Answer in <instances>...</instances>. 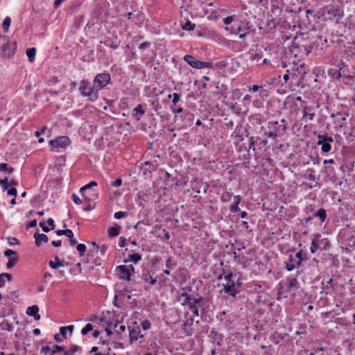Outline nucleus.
I'll use <instances>...</instances> for the list:
<instances>
[{
  "instance_id": "nucleus-1",
  "label": "nucleus",
  "mask_w": 355,
  "mask_h": 355,
  "mask_svg": "<svg viewBox=\"0 0 355 355\" xmlns=\"http://www.w3.org/2000/svg\"><path fill=\"white\" fill-rule=\"evenodd\" d=\"M268 132L266 135L275 140L277 137L284 136L287 130V121L282 119L279 122L276 121H270L268 123Z\"/></svg>"
},
{
  "instance_id": "nucleus-2",
  "label": "nucleus",
  "mask_w": 355,
  "mask_h": 355,
  "mask_svg": "<svg viewBox=\"0 0 355 355\" xmlns=\"http://www.w3.org/2000/svg\"><path fill=\"white\" fill-rule=\"evenodd\" d=\"M78 91L81 96L87 97L92 102L98 98V92L95 86L87 80H82L79 83Z\"/></svg>"
},
{
  "instance_id": "nucleus-3",
  "label": "nucleus",
  "mask_w": 355,
  "mask_h": 355,
  "mask_svg": "<svg viewBox=\"0 0 355 355\" xmlns=\"http://www.w3.org/2000/svg\"><path fill=\"white\" fill-rule=\"evenodd\" d=\"M17 44L15 42H11L8 36H0V50L1 55L3 57L10 58L15 54Z\"/></svg>"
},
{
  "instance_id": "nucleus-4",
  "label": "nucleus",
  "mask_w": 355,
  "mask_h": 355,
  "mask_svg": "<svg viewBox=\"0 0 355 355\" xmlns=\"http://www.w3.org/2000/svg\"><path fill=\"white\" fill-rule=\"evenodd\" d=\"M182 297L184 298L182 304L188 306L195 316H199V308L202 306V297L196 298L187 293H182Z\"/></svg>"
},
{
  "instance_id": "nucleus-5",
  "label": "nucleus",
  "mask_w": 355,
  "mask_h": 355,
  "mask_svg": "<svg viewBox=\"0 0 355 355\" xmlns=\"http://www.w3.org/2000/svg\"><path fill=\"white\" fill-rule=\"evenodd\" d=\"M226 31H230L232 34L239 35L240 39L245 38L250 34V26L247 21H241L237 25H234L231 28L225 27Z\"/></svg>"
},
{
  "instance_id": "nucleus-6",
  "label": "nucleus",
  "mask_w": 355,
  "mask_h": 355,
  "mask_svg": "<svg viewBox=\"0 0 355 355\" xmlns=\"http://www.w3.org/2000/svg\"><path fill=\"white\" fill-rule=\"evenodd\" d=\"M183 60L187 62L191 67L200 69H212L214 65L211 62H202L197 60L191 55H185Z\"/></svg>"
},
{
  "instance_id": "nucleus-7",
  "label": "nucleus",
  "mask_w": 355,
  "mask_h": 355,
  "mask_svg": "<svg viewBox=\"0 0 355 355\" xmlns=\"http://www.w3.org/2000/svg\"><path fill=\"white\" fill-rule=\"evenodd\" d=\"M280 288L278 290V294H282L284 291L287 293H295L299 287V282L295 277L288 278L284 284H279Z\"/></svg>"
},
{
  "instance_id": "nucleus-8",
  "label": "nucleus",
  "mask_w": 355,
  "mask_h": 355,
  "mask_svg": "<svg viewBox=\"0 0 355 355\" xmlns=\"http://www.w3.org/2000/svg\"><path fill=\"white\" fill-rule=\"evenodd\" d=\"M111 83V76L109 73H100L94 77L93 85L98 92L103 89Z\"/></svg>"
},
{
  "instance_id": "nucleus-9",
  "label": "nucleus",
  "mask_w": 355,
  "mask_h": 355,
  "mask_svg": "<svg viewBox=\"0 0 355 355\" xmlns=\"http://www.w3.org/2000/svg\"><path fill=\"white\" fill-rule=\"evenodd\" d=\"M317 144L321 146V151L323 153H328L331 150V144L334 142V139L327 135H320L317 136Z\"/></svg>"
},
{
  "instance_id": "nucleus-10",
  "label": "nucleus",
  "mask_w": 355,
  "mask_h": 355,
  "mask_svg": "<svg viewBox=\"0 0 355 355\" xmlns=\"http://www.w3.org/2000/svg\"><path fill=\"white\" fill-rule=\"evenodd\" d=\"M291 52L294 55L295 57L302 58L307 56L311 51V47L309 45H300L294 43L290 48Z\"/></svg>"
},
{
  "instance_id": "nucleus-11",
  "label": "nucleus",
  "mask_w": 355,
  "mask_h": 355,
  "mask_svg": "<svg viewBox=\"0 0 355 355\" xmlns=\"http://www.w3.org/2000/svg\"><path fill=\"white\" fill-rule=\"evenodd\" d=\"M70 143V140L68 137L62 136L57 137L56 139L50 140L49 144L53 148H55L57 152H60L61 149L65 148Z\"/></svg>"
},
{
  "instance_id": "nucleus-12",
  "label": "nucleus",
  "mask_w": 355,
  "mask_h": 355,
  "mask_svg": "<svg viewBox=\"0 0 355 355\" xmlns=\"http://www.w3.org/2000/svg\"><path fill=\"white\" fill-rule=\"evenodd\" d=\"M285 268L287 271H293L295 269H298L301 265L300 263L295 259L293 254H291L288 255V257L286 261H284Z\"/></svg>"
},
{
  "instance_id": "nucleus-13",
  "label": "nucleus",
  "mask_w": 355,
  "mask_h": 355,
  "mask_svg": "<svg viewBox=\"0 0 355 355\" xmlns=\"http://www.w3.org/2000/svg\"><path fill=\"white\" fill-rule=\"evenodd\" d=\"M116 270L119 273V277L126 281L130 280V270L127 266L121 265L116 267Z\"/></svg>"
},
{
  "instance_id": "nucleus-14",
  "label": "nucleus",
  "mask_w": 355,
  "mask_h": 355,
  "mask_svg": "<svg viewBox=\"0 0 355 355\" xmlns=\"http://www.w3.org/2000/svg\"><path fill=\"white\" fill-rule=\"evenodd\" d=\"M327 40L323 39L322 37H318L312 43L310 44L311 51L315 50H322L327 47Z\"/></svg>"
},
{
  "instance_id": "nucleus-15",
  "label": "nucleus",
  "mask_w": 355,
  "mask_h": 355,
  "mask_svg": "<svg viewBox=\"0 0 355 355\" xmlns=\"http://www.w3.org/2000/svg\"><path fill=\"white\" fill-rule=\"evenodd\" d=\"M145 105L139 104L132 110V116L135 118L137 121L141 119V117L145 114L146 110L144 108Z\"/></svg>"
},
{
  "instance_id": "nucleus-16",
  "label": "nucleus",
  "mask_w": 355,
  "mask_h": 355,
  "mask_svg": "<svg viewBox=\"0 0 355 355\" xmlns=\"http://www.w3.org/2000/svg\"><path fill=\"white\" fill-rule=\"evenodd\" d=\"M322 291H321V293H324L326 295H332L334 284L331 278L328 279L326 282L322 281Z\"/></svg>"
},
{
  "instance_id": "nucleus-17",
  "label": "nucleus",
  "mask_w": 355,
  "mask_h": 355,
  "mask_svg": "<svg viewBox=\"0 0 355 355\" xmlns=\"http://www.w3.org/2000/svg\"><path fill=\"white\" fill-rule=\"evenodd\" d=\"M223 286L225 293L232 297H235L238 293L236 291V287L232 282L223 284Z\"/></svg>"
},
{
  "instance_id": "nucleus-18",
  "label": "nucleus",
  "mask_w": 355,
  "mask_h": 355,
  "mask_svg": "<svg viewBox=\"0 0 355 355\" xmlns=\"http://www.w3.org/2000/svg\"><path fill=\"white\" fill-rule=\"evenodd\" d=\"M33 236H34V238H35V245L37 247L40 246L42 241H43L44 243H47L48 241H49L48 236L46 234H40L39 232V230H37L34 233Z\"/></svg>"
},
{
  "instance_id": "nucleus-19",
  "label": "nucleus",
  "mask_w": 355,
  "mask_h": 355,
  "mask_svg": "<svg viewBox=\"0 0 355 355\" xmlns=\"http://www.w3.org/2000/svg\"><path fill=\"white\" fill-rule=\"evenodd\" d=\"M38 312L39 307L37 305L29 306L26 310L27 315L33 316L35 320H39L40 319V315Z\"/></svg>"
},
{
  "instance_id": "nucleus-20",
  "label": "nucleus",
  "mask_w": 355,
  "mask_h": 355,
  "mask_svg": "<svg viewBox=\"0 0 355 355\" xmlns=\"http://www.w3.org/2000/svg\"><path fill=\"white\" fill-rule=\"evenodd\" d=\"M303 118L313 121L315 117L313 108L311 106H305L303 109Z\"/></svg>"
},
{
  "instance_id": "nucleus-21",
  "label": "nucleus",
  "mask_w": 355,
  "mask_h": 355,
  "mask_svg": "<svg viewBox=\"0 0 355 355\" xmlns=\"http://www.w3.org/2000/svg\"><path fill=\"white\" fill-rule=\"evenodd\" d=\"M129 336L131 343L137 341L139 338H143V335L141 334V331L138 327L130 330Z\"/></svg>"
},
{
  "instance_id": "nucleus-22",
  "label": "nucleus",
  "mask_w": 355,
  "mask_h": 355,
  "mask_svg": "<svg viewBox=\"0 0 355 355\" xmlns=\"http://www.w3.org/2000/svg\"><path fill=\"white\" fill-rule=\"evenodd\" d=\"M248 55L249 56V60L251 62H258L262 58V55L260 53L254 52L253 51H250Z\"/></svg>"
},
{
  "instance_id": "nucleus-23",
  "label": "nucleus",
  "mask_w": 355,
  "mask_h": 355,
  "mask_svg": "<svg viewBox=\"0 0 355 355\" xmlns=\"http://www.w3.org/2000/svg\"><path fill=\"white\" fill-rule=\"evenodd\" d=\"M141 260V255L139 253H133L128 256L127 259L125 261V263L128 261L134 262L135 263H139Z\"/></svg>"
},
{
  "instance_id": "nucleus-24",
  "label": "nucleus",
  "mask_w": 355,
  "mask_h": 355,
  "mask_svg": "<svg viewBox=\"0 0 355 355\" xmlns=\"http://www.w3.org/2000/svg\"><path fill=\"white\" fill-rule=\"evenodd\" d=\"M339 70V76H340V78H343V77L346 76L347 75L351 74L349 70L348 65L342 63L341 66L338 69Z\"/></svg>"
},
{
  "instance_id": "nucleus-25",
  "label": "nucleus",
  "mask_w": 355,
  "mask_h": 355,
  "mask_svg": "<svg viewBox=\"0 0 355 355\" xmlns=\"http://www.w3.org/2000/svg\"><path fill=\"white\" fill-rule=\"evenodd\" d=\"M6 279H7V280L8 282H10L12 279V277L9 273H6V272L1 273L0 274V288L4 286L5 282H6Z\"/></svg>"
},
{
  "instance_id": "nucleus-26",
  "label": "nucleus",
  "mask_w": 355,
  "mask_h": 355,
  "mask_svg": "<svg viewBox=\"0 0 355 355\" xmlns=\"http://www.w3.org/2000/svg\"><path fill=\"white\" fill-rule=\"evenodd\" d=\"M315 217H318L321 222H324L327 218V213L324 209H319L315 214Z\"/></svg>"
},
{
  "instance_id": "nucleus-27",
  "label": "nucleus",
  "mask_w": 355,
  "mask_h": 355,
  "mask_svg": "<svg viewBox=\"0 0 355 355\" xmlns=\"http://www.w3.org/2000/svg\"><path fill=\"white\" fill-rule=\"evenodd\" d=\"M194 321V319L193 318H189L187 319L185 323H184V331L187 336H191L192 334L191 329H189L187 328L188 326H191Z\"/></svg>"
},
{
  "instance_id": "nucleus-28",
  "label": "nucleus",
  "mask_w": 355,
  "mask_h": 355,
  "mask_svg": "<svg viewBox=\"0 0 355 355\" xmlns=\"http://www.w3.org/2000/svg\"><path fill=\"white\" fill-rule=\"evenodd\" d=\"M354 78L355 77L353 75L349 74L341 78L340 81L346 85L352 86L354 83Z\"/></svg>"
},
{
  "instance_id": "nucleus-29",
  "label": "nucleus",
  "mask_w": 355,
  "mask_h": 355,
  "mask_svg": "<svg viewBox=\"0 0 355 355\" xmlns=\"http://www.w3.org/2000/svg\"><path fill=\"white\" fill-rule=\"evenodd\" d=\"M64 266V264L63 263V262H62L60 260L58 257H55V261H49V266L53 269H57L59 267H62Z\"/></svg>"
},
{
  "instance_id": "nucleus-30",
  "label": "nucleus",
  "mask_w": 355,
  "mask_h": 355,
  "mask_svg": "<svg viewBox=\"0 0 355 355\" xmlns=\"http://www.w3.org/2000/svg\"><path fill=\"white\" fill-rule=\"evenodd\" d=\"M35 53H36V49L34 47L28 49L26 50V55L28 57V60L31 62H33L35 60Z\"/></svg>"
},
{
  "instance_id": "nucleus-31",
  "label": "nucleus",
  "mask_w": 355,
  "mask_h": 355,
  "mask_svg": "<svg viewBox=\"0 0 355 355\" xmlns=\"http://www.w3.org/2000/svg\"><path fill=\"white\" fill-rule=\"evenodd\" d=\"M120 226L116 225L108 229V235L110 237H115L119 234Z\"/></svg>"
},
{
  "instance_id": "nucleus-32",
  "label": "nucleus",
  "mask_w": 355,
  "mask_h": 355,
  "mask_svg": "<svg viewBox=\"0 0 355 355\" xmlns=\"http://www.w3.org/2000/svg\"><path fill=\"white\" fill-rule=\"evenodd\" d=\"M294 257L300 265L302 264V261L308 259L306 253H304L302 250L297 252Z\"/></svg>"
},
{
  "instance_id": "nucleus-33",
  "label": "nucleus",
  "mask_w": 355,
  "mask_h": 355,
  "mask_svg": "<svg viewBox=\"0 0 355 355\" xmlns=\"http://www.w3.org/2000/svg\"><path fill=\"white\" fill-rule=\"evenodd\" d=\"M339 73V70L337 69H329L328 71V74L331 78L340 80L341 78Z\"/></svg>"
},
{
  "instance_id": "nucleus-34",
  "label": "nucleus",
  "mask_w": 355,
  "mask_h": 355,
  "mask_svg": "<svg viewBox=\"0 0 355 355\" xmlns=\"http://www.w3.org/2000/svg\"><path fill=\"white\" fill-rule=\"evenodd\" d=\"M117 37L116 36L114 37V40L113 39H108L104 42V44L112 48L113 49H116L119 47V44L116 43Z\"/></svg>"
},
{
  "instance_id": "nucleus-35",
  "label": "nucleus",
  "mask_w": 355,
  "mask_h": 355,
  "mask_svg": "<svg viewBox=\"0 0 355 355\" xmlns=\"http://www.w3.org/2000/svg\"><path fill=\"white\" fill-rule=\"evenodd\" d=\"M181 27L183 30L192 31L195 28L196 24L187 20L185 22L181 24Z\"/></svg>"
},
{
  "instance_id": "nucleus-36",
  "label": "nucleus",
  "mask_w": 355,
  "mask_h": 355,
  "mask_svg": "<svg viewBox=\"0 0 355 355\" xmlns=\"http://www.w3.org/2000/svg\"><path fill=\"white\" fill-rule=\"evenodd\" d=\"M142 279L146 282H148L150 280V284L154 285L157 282V279L155 278H153L152 276L150 275L148 272L144 273L142 275Z\"/></svg>"
},
{
  "instance_id": "nucleus-37",
  "label": "nucleus",
  "mask_w": 355,
  "mask_h": 355,
  "mask_svg": "<svg viewBox=\"0 0 355 355\" xmlns=\"http://www.w3.org/2000/svg\"><path fill=\"white\" fill-rule=\"evenodd\" d=\"M223 274L225 275L224 278L227 281V283L232 282V281L234 280L238 275L236 274H233L232 272H230L227 275H225V272L224 270Z\"/></svg>"
},
{
  "instance_id": "nucleus-38",
  "label": "nucleus",
  "mask_w": 355,
  "mask_h": 355,
  "mask_svg": "<svg viewBox=\"0 0 355 355\" xmlns=\"http://www.w3.org/2000/svg\"><path fill=\"white\" fill-rule=\"evenodd\" d=\"M0 328L2 330L11 331L12 330V326L7 321H3L0 323Z\"/></svg>"
},
{
  "instance_id": "nucleus-39",
  "label": "nucleus",
  "mask_w": 355,
  "mask_h": 355,
  "mask_svg": "<svg viewBox=\"0 0 355 355\" xmlns=\"http://www.w3.org/2000/svg\"><path fill=\"white\" fill-rule=\"evenodd\" d=\"M96 186H97V182L95 181H92L89 183H88V184H85V186H83V187H81L80 189V192L83 195L84 192L87 189H89L92 188V187H96Z\"/></svg>"
},
{
  "instance_id": "nucleus-40",
  "label": "nucleus",
  "mask_w": 355,
  "mask_h": 355,
  "mask_svg": "<svg viewBox=\"0 0 355 355\" xmlns=\"http://www.w3.org/2000/svg\"><path fill=\"white\" fill-rule=\"evenodd\" d=\"M250 3L254 5H259L263 7H266L268 3V0H248Z\"/></svg>"
},
{
  "instance_id": "nucleus-41",
  "label": "nucleus",
  "mask_w": 355,
  "mask_h": 355,
  "mask_svg": "<svg viewBox=\"0 0 355 355\" xmlns=\"http://www.w3.org/2000/svg\"><path fill=\"white\" fill-rule=\"evenodd\" d=\"M177 262L175 261L173 259V257H168L166 260V267L167 268H173L175 266H177Z\"/></svg>"
},
{
  "instance_id": "nucleus-42",
  "label": "nucleus",
  "mask_w": 355,
  "mask_h": 355,
  "mask_svg": "<svg viewBox=\"0 0 355 355\" xmlns=\"http://www.w3.org/2000/svg\"><path fill=\"white\" fill-rule=\"evenodd\" d=\"M255 141H256L253 137H250L248 146L245 148L247 152L249 153L251 149L254 151L255 150Z\"/></svg>"
},
{
  "instance_id": "nucleus-43",
  "label": "nucleus",
  "mask_w": 355,
  "mask_h": 355,
  "mask_svg": "<svg viewBox=\"0 0 355 355\" xmlns=\"http://www.w3.org/2000/svg\"><path fill=\"white\" fill-rule=\"evenodd\" d=\"M0 171H8L11 174L14 171V168L8 167V165L6 163L0 164Z\"/></svg>"
},
{
  "instance_id": "nucleus-44",
  "label": "nucleus",
  "mask_w": 355,
  "mask_h": 355,
  "mask_svg": "<svg viewBox=\"0 0 355 355\" xmlns=\"http://www.w3.org/2000/svg\"><path fill=\"white\" fill-rule=\"evenodd\" d=\"M11 23V19L9 17H6L3 22V29L5 32H8L10 25Z\"/></svg>"
},
{
  "instance_id": "nucleus-45",
  "label": "nucleus",
  "mask_w": 355,
  "mask_h": 355,
  "mask_svg": "<svg viewBox=\"0 0 355 355\" xmlns=\"http://www.w3.org/2000/svg\"><path fill=\"white\" fill-rule=\"evenodd\" d=\"M318 248H319L318 243H317L315 239H313L312 241H311V248H310L311 252L312 254L315 253V252L318 250Z\"/></svg>"
},
{
  "instance_id": "nucleus-46",
  "label": "nucleus",
  "mask_w": 355,
  "mask_h": 355,
  "mask_svg": "<svg viewBox=\"0 0 355 355\" xmlns=\"http://www.w3.org/2000/svg\"><path fill=\"white\" fill-rule=\"evenodd\" d=\"M17 261V257H10L8 259V263L6 264V267L8 268H9V269L12 268L16 264Z\"/></svg>"
},
{
  "instance_id": "nucleus-47",
  "label": "nucleus",
  "mask_w": 355,
  "mask_h": 355,
  "mask_svg": "<svg viewBox=\"0 0 355 355\" xmlns=\"http://www.w3.org/2000/svg\"><path fill=\"white\" fill-rule=\"evenodd\" d=\"M237 275V277L235 278L234 280L232 281V284H234V285L236 287V288H239L242 285V282H241V275L240 273H236Z\"/></svg>"
},
{
  "instance_id": "nucleus-48",
  "label": "nucleus",
  "mask_w": 355,
  "mask_h": 355,
  "mask_svg": "<svg viewBox=\"0 0 355 355\" xmlns=\"http://www.w3.org/2000/svg\"><path fill=\"white\" fill-rule=\"evenodd\" d=\"M285 12H288V13L299 14L300 12H302V8L300 7H297L295 8H291V7H286L285 9Z\"/></svg>"
},
{
  "instance_id": "nucleus-49",
  "label": "nucleus",
  "mask_w": 355,
  "mask_h": 355,
  "mask_svg": "<svg viewBox=\"0 0 355 355\" xmlns=\"http://www.w3.org/2000/svg\"><path fill=\"white\" fill-rule=\"evenodd\" d=\"M232 196V194L230 192H226L221 196V200L223 202H229Z\"/></svg>"
},
{
  "instance_id": "nucleus-50",
  "label": "nucleus",
  "mask_w": 355,
  "mask_h": 355,
  "mask_svg": "<svg viewBox=\"0 0 355 355\" xmlns=\"http://www.w3.org/2000/svg\"><path fill=\"white\" fill-rule=\"evenodd\" d=\"M64 347L55 345L53 349H51L50 355H54L57 352H64Z\"/></svg>"
},
{
  "instance_id": "nucleus-51",
  "label": "nucleus",
  "mask_w": 355,
  "mask_h": 355,
  "mask_svg": "<svg viewBox=\"0 0 355 355\" xmlns=\"http://www.w3.org/2000/svg\"><path fill=\"white\" fill-rule=\"evenodd\" d=\"M171 97L173 98L172 103L174 105H175L180 101V96L178 93H173V94H169L168 96V98H171Z\"/></svg>"
},
{
  "instance_id": "nucleus-52",
  "label": "nucleus",
  "mask_w": 355,
  "mask_h": 355,
  "mask_svg": "<svg viewBox=\"0 0 355 355\" xmlns=\"http://www.w3.org/2000/svg\"><path fill=\"white\" fill-rule=\"evenodd\" d=\"M93 329V325L90 323H87L86 326L82 329L81 333L83 335H86L88 332Z\"/></svg>"
},
{
  "instance_id": "nucleus-53",
  "label": "nucleus",
  "mask_w": 355,
  "mask_h": 355,
  "mask_svg": "<svg viewBox=\"0 0 355 355\" xmlns=\"http://www.w3.org/2000/svg\"><path fill=\"white\" fill-rule=\"evenodd\" d=\"M76 249L79 252L80 254L83 256L86 251V245L83 243H79L76 246Z\"/></svg>"
},
{
  "instance_id": "nucleus-54",
  "label": "nucleus",
  "mask_w": 355,
  "mask_h": 355,
  "mask_svg": "<svg viewBox=\"0 0 355 355\" xmlns=\"http://www.w3.org/2000/svg\"><path fill=\"white\" fill-rule=\"evenodd\" d=\"M0 184L2 186L3 191L7 190L8 189V178H5L4 179H0Z\"/></svg>"
},
{
  "instance_id": "nucleus-55",
  "label": "nucleus",
  "mask_w": 355,
  "mask_h": 355,
  "mask_svg": "<svg viewBox=\"0 0 355 355\" xmlns=\"http://www.w3.org/2000/svg\"><path fill=\"white\" fill-rule=\"evenodd\" d=\"M141 325L142 327V329L144 331H146V330H148L150 328L151 323L150 322V321H148L147 320H143L141 322Z\"/></svg>"
},
{
  "instance_id": "nucleus-56",
  "label": "nucleus",
  "mask_w": 355,
  "mask_h": 355,
  "mask_svg": "<svg viewBox=\"0 0 355 355\" xmlns=\"http://www.w3.org/2000/svg\"><path fill=\"white\" fill-rule=\"evenodd\" d=\"M128 216V213L125 211H117L114 214V217L116 219H121Z\"/></svg>"
},
{
  "instance_id": "nucleus-57",
  "label": "nucleus",
  "mask_w": 355,
  "mask_h": 355,
  "mask_svg": "<svg viewBox=\"0 0 355 355\" xmlns=\"http://www.w3.org/2000/svg\"><path fill=\"white\" fill-rule=\"evenodd\" d=\"M235 16H229L223 19V22L225 25H229L234 21Z\"/></svg>"
},
{
  "instance_id": "nucleus-58",
  "label": "nucleus",
  "mask_w": 355,
  "mask_h": 355,
  "mask_svg": "<svg viewBox=\"0 0 355 355\" xmlns=\"http://www.w3.org/2000/svg\"><path fill=\"white\" fill-rule=\"evenodd\" d=\"M7 101L4 98H0V112L5 110Z\"/></svg>"
},
{
  "instance_id": "nucleus-59",
  "label": "nucleus",
  "mask_w": 355,
  "mask_h": 355,
  "mask_svg": "<svg viewBox=\"0 0 355 355\" xmlns=\"http://www.w3.org/2000/svg\"><path fill=\"white\" fill-rule=\"evenodd\" d=\"M3 254L6 257H8L9 258L11 257L12 255L17 257V252L10 249L5 250Z\"/></svg>"
},
{
  "instance_id": "nucleus-60",
  "label": "nucleus",
  "mask_w": 355,
  "mask_h": 355,
  "mask_svg": "<svg viewBox=\"0 0 355 355\" xmlns=\"http://www.w3.org/2000/svg\"><path fill=\"white\" fill-rule=\"evenodd\" d=\"M71 199L73 201V202L76 203V205H80L82 203V201L80 199V198L75 193L72 194Z\"/></svg>"
},
{
  "instance_id": "nucleus-61",
  "label": "nucleus",
  "mask_w": 355,
  "mask_h": 355,
  "mask_svg": "<svg viewBox=\"0 0 355 355\" xmlns=\"http://www.w3.org/2000/svg\"><path fill=\"white\" fill-rule=\"evenodd\" d=\"M297 355H314V353L309 352L308 349H303L297 352Z\"/></svg>"
},
{
  "instance_id": "nucleus-62",
  "label": "nucleus",
  "mask_w": 355,
  "mask_h": 355,
  "mask_svg": "<svg viewBox=\"0 0 355 355\" xmlns=\"http://www.w3.org/2000/svg\"><path fill=\"white\" fill-rule=\"evenodd\" d=\"M239 205L233 204L230 207V210L232 213H236L240 211V208L239 207Z\"/></svg>"
},
{
  "instance_id": "nucleus-63",
  "label": "nucleus",
  "mask_w": 355,
  "mask_h": 355,
  "mask_svg": "<svg viewBox=\"0 0 355 355\" xmlns=\"http://www.w3.org/2000/svg\"><path fill=\"white\" fill-rule=\"evenodd\" d=\"M51 349L49 346H44L42 347L41 349V354H51Z\"/></svg>"
},
{
  "instance_id": "nucleus-64",
  "label": "nucleus",
  "mask_w": 355,
  "mask_h": 355,
  "mask_svg": "<svg viewBox=\"0 0 355 355\" xmlns=\"http://www.w3.org/2000/svg\"><path fill=\"white\" fill-rule=\"evenodd\" d=\"M80 349H81V348H80L79 346L76 345H72V346L71 347V348H70V349H69V351H70V354L73 355V354H75L76 352H77L80 351Z\"/></svg>"
}]
</instances>
